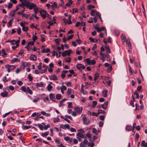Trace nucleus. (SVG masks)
Segmentation results:
<instances>
[{
  "label": "nucleus",
  "instance_id": "f257e3e1",
  "mask_svg": "<svg viewBox=\"0 0 147 147\" xmlns=\"http://www.w3.org/2000/svg\"><path fill=\"white\" fill-rule=\"evenodd\" d=\"M25 6L27 8H28L29 9H32L33 8H34L36 7V5L33 3H30L29 2H27L26 3Z\"/></svg>",
  "mask_w": 147,
  "mask_h": 147
},
{
  "label": "nucleus",
  "instance_id": "f03ea898",
  "mask_svg": "<svg viewBox=\"0 0 147 147\" xmlns=\"http://www.w3.org/2000/svg\"><path fill=\"white\" fill-rule=\"evenodd\" d=\"M83 122L84 124L88 125L90 123V120L89 119L87 118L85 116H84L82 118Z\"/></svg>",
  "mask_w": 147,
  "mask_h": 147
},
{
  "label": "nucleus",
  "instance_id": "7ed1b4c3",
  "mask_svg": "<svg viewBox=\"0 0 147 147\" xmlns=\"http://www.w3.org/2000/svg\"><path fill=\"white\" fill-rule=\"evenodd\" d=\"M74 109L76 111L78 114H81L82 111V108L81 107V109L80 110V108L78 107H75L74 108Z\"/></svg>",
  "mask_w": 147,
  "mask_h": 147
},
{
  "label": "nucleus",
  "instance_id": "20e7f679",
  "mask_svg": "<svg viewBox=\"0 0 147 147\" xmlns=\"http://www.w3.org/2000/svg\"><path fill=\"white\" fill-rule=\"evenodd\" d=\"M95 29L97 30L98 32H100L102 31H103L105 30V27H102L101 28H99L98 27H94Z\"/></svg>",
  "mask_w": 147,
  "mask_h": 147
},
{
  "label": "nucleus",
  "instance_id": "39448f33",
  "mask_svg": "<svg viewBox=\"0 0 147 147\" xmlns=\"http://www.w3.org/2000/svg\"><path fill=\"white\" fill-rule=\"evenodd\" d=\"M60 127L64 129H65L66 128L68 129H70V127L68 124H61L60 125Z\"/></svg>",
  "mask_w": 147,
  "mask_h": 147
},
{
  "label": "nucleus",
  "instance_id": "423d86ee",
  "mask_svg": "<svg viewBox=\"0 0 147 147\" xmlns=\"http://www.w3.org/2000/svg\"><path fill=\"white\" fill-rule=\"evenodd\" d=\"M24 25L22 22L20 23V26L22 27V30L25 32H26L28 30V28L27 26L25 27Z\"/></svg>",
  "mask_w": 147,
  "mask_h": 147
},
{
  "label": "nucleus",
  "instance_id": "0eeeda50",
  "mask_svg": "<svg viewBox=\"0 0 147 147\" xmlns=\"http://www.w3.org/2000/svg\"><path fill=\"white\" fill-rule=\"evenodd\" d=\"M76 67L79 70H81V69H84L85 68L84 66L81 64H78L77 65Z\"/></svg>",
  "mask_w": 147,
  "mask_h": 147
},
{
  "label": "nucleus",
  "instance_id": "6e6552de",
  "mask_svg": "<svg viewBox=\"0 0 147 147\" xmlns=\"http://www.w3.org/2000/svg\"><path fill=\"white\" fill-rule=\"evenodd\" d=\"M49 79L51 80H57V78L56 75L53 74L51 76L49 77Z\"/></svg>",
  "mask_w": 147,
  "mask_h": 147
},
{
  "label": "nucleus",
  "instance_id": "1a4fd4ad",
  "mask_svg": "<svg viewBox=\"0 0 147 147\" xmlns=\"http://www.w3.org/2000/svg\"><path fill=\"white\" fill-rule=\"evenodd\" d=\"M93 10H94L97 12H98L96 10L94 9H92L91 11L90 15L92 16H96L95 17L98 16H97L96 15V13L95 11H93Z\"/></svg>",
  "mask_w": 147,
  "mask_h": 147
},
{
  "label": "nucleus",
  "instance_id": "9d476101",
  "mask_svg": "<svg viewBox=\"0 0 147 147\" xmlns=\"http://www.w3.org/2000/svg\"><path fill=\"white\" fill-rule=\"evenodd\" d=\"M8 92L5 90H4L1 94V95L3 97H6L7 96Z\"/></svg>",
  "mask_w": 147,
  "mask_h": 147
},
{
  "label": "nucleus",
  "instance_id": "9b49d317",
  "mask_svg": "<svg viewBox=\"0 0 147 147\" xmlns=\"http://www.w3.org/2000/svg\"><path fill=\"white\" fill-rule=\"evenodd\" d=\"M30 60L35 61L36 59V55H31L30 57Z\"/></svg>",
  "mask_w": 147,
  "mask_h": 147
},
{
  "label": "nucleus",
  "instance_id": "f8f14e48",
  "mask_svg": "<svg viewBox=\"0 0 147 147\" xmlns=\"http://www.w3.org/2000/svg\"><path fill=\"white\" fill-rule=\"evenodd\" d=\"M40 14L42 18L44 19L46 18L47 17L46 14H47V12L46 13L45 12H43V11H42Z\"/></svg>",
  "mask_w": 147,
  "mask_h": 147
},
{
  "label": "nucleus",
  "instance_id": "ddd939ff",
  "mask_svg": "<svg viewBox=\"0 0 147 147\" xmlns=\"http://www.w3.org/2000/svg\"><path fill=\"white\" fill-rule=\"evenodd\" d=\"M100 55L101 56H102V58H101V60L103 62H104L106 56L104 53H100Z\"/></svg>",
  "mask_w": 147,
  "mask_h": 147
},
{
  "label": "nucleus",
  "instance_id": "4468645a",
  "mask_svg": "<svg viewBox=\"0 0 147 147\" xmlns=\"http://www.w3.org/2000/svg\"><path fill=\"white\" fill-rule=\"evenodd\" d=\"M108 104V101H106L105 102V103L102 105V108L105 109L107 108Z\"/></svg>",
  "mask_w": 147,
  "mask_h": 147
},
{
  "label": "nucleus",
  "instance_id": "2eb2a0df",
  "mask_svg": "<svg viewBox=\"0 0 147 147\" xmlns=\"http://www.w3.org/2000/svg\"><path fill=\"white\" fill-rule=\"evenodd\" d=\"M141 146L144 147H147V142L145 143V141H142L141 143Z\"/></svg>",
  "mask_w": 147,
  "mask_h": 147
},
{
  "label": "nucleus",
  "instance_id": "dca6fc26",
  "mask_svg": "<svg viewBox=\"0 0 147 147\" xmlns=\"http://www.w3.org/2000/svg\"><path fill=\"white\" fill-rule=\"evenodd\" d=\"M76 135L78 136V137L81 138H84L85 139L86 138V137H84V135L81 134H77Z\"/></svg>",
  "mask_w": 147,
  "mask_h": 147
},
{
  "label": "nucleus",
  "instance_id": "f3484780",
  "mask_svg": "<svg viewBox=\"0 0 147 147\" xmlns=\"http://www.w3.org/2000/svg\"><path fill=\"white\" fill-rule=\"evenodd\" d=\"M27 92L30 94L32 95V94L33 92L31 89L29 87H27Z\"/></svg>",
  "mask_w": 147,
  "mask_h": 147
},
{
  "label": "nucleus",
  "instance_id": "a211bd4d",
  "mask_svg": "<svg viewBox=\"0 0 147 147\" xmlns=\"http://www.w3.org/2000/svg\"><path fill=\"white\" fill-rule=\"evenodd\" d=\"M53 86L50 84H49L47 87L48 90L49 92L51 91L53 88Z\"/></svg>",
  "mask_w": 147,
  "mask_h": 147
},
{
  "label": "nucleus",
  "instance_id": "6ab92c4d",
  "mask_svg": "<svg viewBox=\"0 0 147 147\" xmlns=\"http://www.w3.org/2000/svg\"><path fill=\"white\" fill-rule=\"evenodd\" d=\"M84 85L83 84H82L81 85V91L84 94H87V91H85V93H84Z\"/></svg>",
  "mask_w": 147,
  "mask_h": 147
},
{
  "label": "nucleus",
  "instance_id": "aec40b11",
  "mask_svg": "<svg viewBox=\"0 0 147 147\" xmlns=\"http://www.w3.org/2000/svg\"><path fill=\"white\" fill-rule=\"evenodd\" d=\"M22 128L23 129H28L30 128L31 127V126L30 125H22Z\"/></svg>",
  "mask_w": 147,
  "mask_h": 147
},
{
  "label": "nucleus",
  "instance_id": "412c9836",
  "mask_svg": "<svg viewBox=\"0 0 147 147\" xmlns=\"http://www.w3.org/2000/svg\"><path fill=\"white\" fill-rule=\"evenodd\" d=\"M36 86L37 87H42L43 86V83L42 82L40 83H38L36 84Z\"/></svg>",
  "mask_w": 147,
  "mask_h": 147
},
{
  "label": "nucleus",
  "instance_id": "4be33fe9",
  "mask_svg": "<svg viewBox=\"0 0 147 147\" xmlns=\"http://www.w3.org/2000/svg\"><path fill=\"white\" fill-rule=\"evenodd\" d=\"M121 39L123 40L125 42H126L127 41L125 36L124 34H122L121 35Z\"/></svg>",
  "mask_w": 147,
  "mask_h": 147
},
{
  "label": "nucleus",
  "instance_id": "5701e85b",
  "mask_svg": "<svg viewBox=\"0 0 147 147\" xmlns=\"http://www.w3.org/2000/svg\"><path fill=\"white\" fill-rule=\"evenodd\" d=\"M49 133V131H47L45 133H42L41 134V136L43 137H45L48 135Z\"/></svg>",
  "mask_w": 147,
  "mask_h": 147
},
{
  "label": "nucleus",
  "instance_id": "b1692460",
  "mask_svg": "<svg viewBox=\"0 0 147 147\" xmlns=\"http://www.w3.org/2000/svg\"><path fill=\"white\" fill-rule=\"evenodd\" d=\"M89 39L90 40L91 42H97L98 41V40L96 39H94L92 38L91 37H90L89 38Z\"/></svg>",
  "mask_w": 147,
  "mask_h": 147
},
{
  "label": "nucleus",
  "instance_id": "393cba45",
  "mask_svg": "<svg viewBox=\"0 0 147 147\" xmlns=\"http://www.w3.org/2000/svg\"><path fill=\"white\" fill-rule=\"evenodd\" d=\"M26 89L27 88H26V87L24 86H23L21 87V90L25 92H27Z\"/></svg>",
  "mask_w": 147,
  "mask_h": 147
},
{
  "label": "nucleus",
  "instance_id": "a878e982",
  "mask_svg": "<svg viewBox=\"0 0 147 147\" xmlns=\"http://www.w3.org/2000/svg\"><path fill=\"white\" fill-rule=\"evenodd\" d=\"M107 91L105 90L103 91L102 92V95L104 97H106L107 96Z\"/></svg>",
  "mask_w": 147,
  "mask_h": 147
},
{
  "label": "nucleus",
  "instance_id": "bb28decb",
  "mask_svg": "<svg viewBox=\"0 0 147 147\" xmlns=\"http://www.w3.org/2000/svg\"><path fill=\"white\" fill-rule=\"evenodd\" d=\"M93 11H95V12H96V14L97 16H98V17L100 18V19L101 21L102 22V18H101V17L100 14L99 12H96L94 10H93Z\"/></svg>",
  "mask_w": 147,
  "mask_h": 147
},
{
  "label": "nucleus",
  "instance_id": "cd10ccee",
  "mask_svg": "<svg viewBox=\"0 0 147 147\" xmlns=\"http://www.w3.org/2000/svg\"><path fill=\"white\" fill-rule=\"evenodd\" d=\"M78 133L77 134H83L84 133V131L83 129H80L78 130Z\"/></svg>",
  "mask_w": 147,
  "mask_h": 147
},
{
  "label": "nucleus",
  "instance_id": "c85d7f7f",
  "mask_svg": "<svg viewBox=\"0 0 147 147\" xmlns=\"http://www.w3.org/2000/svg\"><path fill=\"white\" fill-rule=\"evenodd\" d=\"M126 129L127 131H131L132 129V127L131 126H127L126 127Z\"/></svg>",
  "mask_w": 147,
  "mask_h": 147
},
{
  "label": "nucleus",
  "instance_id": "c756f323",
  "mask_svg": "<svg viewBox=\"0 0 147 147\" xmlns=\"http://www.w3.org/2000/svg\"><path fill=\"white\" fill-rule=\"evenodd\" d=\"M97 104V102L96 101H93L92 102V107L93 108H94L96 106Z\"/></svg>",
  "mask_w": 147,
  "mask_h": 147
},
{
  "label": "nucleus",
  "instance_id": "7c9ffc66",
  "mask_svg": "<svg viewBox=\"0 0 147 147\" xmlns=\"http://www.w3.org/2000/svg\"><path fill=\"white\" fill-rule=\"evenodd\" d=\"M99 77V74L98 73H97L95 74L94 76V80L95 81L98 78V77Z\"/></svg>",
  "mask_w": 147,
  "mask_h": 147
},
{
  "label": "nucleus",
  "instance_id": "2f4dec72",
  "mask_svg": "<svg viewBox=\"0 0 147 147\" xmlns=\"http://www.w3.org/2000/svg\"><path fill=\"white\" fill-rule=\"evenodd\" d=\"M85 6V4H83L82 5L80 6V9L82 11L85 10L86 9Z\"/></svg>",
  "mask_w": 147,
  "mask_h": 147
},
{
  "label": "nucleus",
  "instance_id": "473e14b6",
  "mask_svg": "<svg viewBox=\"0 0 147 147\" xmlns=\"http://www.w3.org/2000/svg\"><path fill=\"white\" fill-rule=\"evenodd\" d=\"M105 50L107 51L108 53H111V51L109 48V46H107L105 47Z\"/></svg>",
  "mask_w": 147,
  "mask_h": 147
},
{
  "label": "nucleus",
  "instance_id": "72a5a7b5",
  "mask_svg": "<svg viewBox=\"0 0 147 147\" xmlns=\"http://www.w3.org/2000/svg\"><path fill=\"white\" fill-rule=\"evenodd\" d=\"M13 20V19H12L8 22V23L9 24V25H7L8 27H9L11 26Z\"/></svg>",
  "mask_w": 147,
  "mask_h": 147
},
{
  "label": "nucleus",
  "instance_id": "f704fd0d",
  "mask_svg": "<svg viewBox=\"0 0 147 147\" xmlns=\"http://www.w3.org/2000/svg\"><path fill=\"white\" fill-rule=\"evenodd\" d=\"M105 111L99 109L98 110L97 114L98 115L100 114H104Z\"/></svg>",
  "mask_w": 147,
  "mask_h": 147
},
{
  "label": "nucleus",
  "instance_id": "c9c22d12",
  "mask_svg": "<svg viewBox=\"0 0 147 147\" xmlns=\"http://www.w3.org/2000/svg\"><path fill=\"white\" fill-rule=\"evenodd\" d=\"M20 61V60L18 59V58H15L12 59L11 61L12 63H13L17 61Z\"/></svg>",
  "mask_w": 147,
  "mask_h": 147
},
{
  "label": "nucleus",
  "instance_id": "e433bc0d",
  "mask_svg": "<svg viewBox=\"0 0 147 147\" xmlns=\"http://www.w3.org/2000/svg\"><path fill=\"white\" fill-rule=\"evenodd\" d=\"M95 7L92 5H89L88 6L87 9L88 10H90L92 8H94Z\"/></svg>",
  "mask_w": 147,
  "mask_h": 147
},
{
  "label": "nucleus",
  "instance_id": "4c0bfd02",
  "mask_svg": "<svg viewBox=\"0 0 147 147\" xmlns=\"http://www.w3.org/2000/svg\"><path fill=\"white\" fill-rule=\"evenodd\" d=\"M38 8L37 7V6L36 5V7H35L34 8V13L36 14L37 13V10H38Z\"/></svg>",
  "mask_w": 147,
  "mask_h": 147
},
{
  "label": "nucleus",
  "instance_id": "58836bf2",
  "mask_svg": "<svg viewBox=\"0 0 147 147\" xmlns=\"http://www.w3.org/2000/svg\"><path fill=\"white\" fill-rule=\"evenodd\" d=\"M19 40H18L17 41H16V40H11V42H15V43L16 44H18L19 45V43L20 41L19 37Z\"/></svg>",
  "mask_w": 147,
  "mask_h": 147
},
{
  "label": "nucleus",
  "instance_id": "ea45409f",
  "mask_svg": "<svg viewBox=\"0 0 147 147\" xmlns=\"http://www.w3.org/2000/svg\"><path fill=\"white\" fill-rule=\"evenodd\" d=\"M1 52L3 54V55L2 56L3 57H5L4 56H5L7 55V53L5 52V50L4 49H2L1 50Z\"/></svg>",
  "mask_w": 147,
  "mask_h": 147
},
{
  "label": "nucleus",
  "instance_id": "a19ab883",
  "mask_svg": "<svg viewBox=\"0 0 147 147\" xmlns=\"http://www.w3.org/2000/svg\"><path fill=\"white\" fill-rule=\"evenodd\" d=\"M48 68V67H47V68L44 70H42L41 71H40V73L41 74H43L46 72L47 70V69Z\"/></svg>",
  "mask_w": 147,
  "mask_h": 147
},
{
  "label": "nucleus",
  "instance_id": "79ce46f5",
  "mask_svg": "<svg viewBox=\"0 0 147 147\" xmlns=\"http://www.w3.org/2000/svg\"><path fill=\"white\" fill-rule=\"evenodd\" d=\"M61 94H57L56 96V98L58 100H59L61 99Z\"/></svg>",
  "mask_w": 147,
  "mask_h": 147
},
{
  "label": "nucleus",
  "instance_id": "37998d69",
  "mask_svg": "<svg viewBox=\"0 0 147 147\" xmlns=\"http://www.w3.org/2000/svg\"><path fill=\"white\" fill-rule=\"evenodd\" d=\"M49 97L51 99H53L55 98V95L54 94L51 93L49 94Z\"/></svg>",
  "mask_w": 147,
  "mask_h": 147
},
{
  "label": "nucleus",
  "instance_id": "c03bdc74",
  "mask_svg": "<svg viewBox=\"0 0 147 147\" xmlns=\"http://www.w3.org/2000/svg\"><path fill=\"white\" fill-rule=\"evenodd\" d=\"M71 61V58L70 57H68L65 59V61L67 62L70 63Z\"/></svg>",
  "mask_w": 147,
  "mask_h": 147
},
{
  "label": "nucleus",
  "instance_id": "a18cd8bd",
  "mask_svg": "<svg viewBox=\"0 0 147 147\" xmlns=\"http://www.w3.org/2000/svg\"><path fill=\"white\" fill-rule=\"evenodd\" d=\"M60 121V119L58 117L55 118L53 121V122L55 123L57 122H59Z\"/></svg>",
  "mask_w": 147,
  "mask_h": 147
},
{
  "label": "nucleus",
  "instance_id": "49530a36",
  "mask_svg": "<svg viewBox=\"0 0 147 147\" xmlns=\"http://www.w3.org/2000/svg\"><path fill=\"white\" fill-rule=\"evenodd\" d=\"M28 78L29 79V81H31L33 80V78L31 76V75L30 74H29L28 75Z\"/></svg>",
  "mask_w": 147,
  "mask_h": 147
},
{
  "label": "nucleus",
  "instance_id": "de8ad7c7",
  "mask_svg": "<svg viewBox=\"0 0 147 147\" xmlns=\"http://www.w3.org/2000/svg\"><path fill=\"white\" fill-rule=\"evenodd\" d=\"M127 42L126 43V44H127L128 47L129 48V49H131V44L130 42V41H129V42L128 41H127Z\"/></svg>",
  "mask_w": 147,
  "mask_h": 147
},
{
  "label": "nucleus",
  "instance_id": "09e8293b",
  "mask_svg": "<svg viewBox=\"0 0 147 147\" xmlns=\"http://www.w3.org/2000/svg\"><path fill=\"white\" fill-rule=\"evenodd\" d=\"M55 41L56 42V43L57 44H59V42L61 41V39H60L57 38V39H55Z\"/></svg>",
  "mask_w": 147,
  "mask_h": 147
},
{
  "label": "nucleus",
  "instance_id": "8fccbe9b",
  "mask_svg": "<svg viewBox=\"0 0 147 147\" xmlns=\"http://www.w3.org/2000/svg\"><path fill=\"white\" fill-rule=\"evenodd\" d=\"M68 108H72L73 106L72 105V103L71 102H68Z\"/></svg>",
  "mask_w": 147,
  "mask_h": 147
},
{
  "label": "nucleus",
  "instance_id": "3c124183",
  "mask_svg": "<svg viewBox=\"0 0 147 147\" xmlns=\"http://www.w3.org/2000/svg\"><path fill=\"white\" fill-rule=\"evenodd\" d=\"M87 145L88 146H90V147H93L94 146V143H91L89 142V143H88Z\"/></svg>",
  "mask_w": 147,
  "mask_h": 147
},
{
  "label": "nucleus",
  "instance_id": "603ef678",
  "mask_svg": "<svg viewBox=\"0 0 147 147\" xmlns=\"http://www.w3.org/2000/svg\"><path fill=\"white\" fill-rule=\"evenodd\" d=\"M67 51V55L69 56H70V54L71 53V50H69L67 51Z\"/></svg>",
  "mask_w": 147,
  "mask_h": 147
},
{
  "label": "nucleus",
  "instance_id": "864d4df0",
  "mask_svg": "<svg viewBox=\"0 0 147 147\" xmlns=\"http://www.w3.org/2000/svg\"><path fill=\"white\" fill-rule=\"evenodd\" d=\"M25 48L27 49L28 51H30L32 49V48L30 47L29 45H27L25 47Z\"/></svg>",
  "mask_w": 147,
  "mask_h": 147
},
{
  "label": "nucleus",
  "instance_id": "5fc2aeb1",
  "mask_svg": "<svg viewBox=\"0 0 147 147\" xmlns=\"http://www.w3.org/2000/svg\"><path fill=\"white\" fill-rule=\"evenodd\" d=\"M71 92V89L70 88H69L68 89L67 91V94L68 95H69L70 94Z\"/></svg>",
  "mask_w": 147,
  "mask_h": 147
},
{
  "label": "nucleus",
  "instance_id": "6e6d98bb",
  "mask_svg": "<svg viewBox=\"0 0 147 147\" xmlns=\"http://www.w3.org/2000/svg\"><path fill=\"white\" fill-rule=\"evenodd\" d=\"M37 37L36 35H33L32 36V40L33 42H34L37 39Z\"/></svg>",
  "mask_w": 147,
  "mask_h": 147
},
{
  "label": "nucleus",
  "instance_id": "4d7b16f0",
  "mask_svg": "<svg viewBox=\"0 0 147 147\" xmlns=\"http://www.w3.org/2000/svg\"><path fill=\"white\" fill-rule=\"evenodd\" d=\"M9 65H6L5 66V67L7 69V71L8 72H9L10 71V69L9 67Z\"/></svg>",
  "mask_w": 147,
  "mask_h": 147
},
{
  "label": "nucleus",
  "instance_id": "13d9d810",
  "mask_svg": "<svg viewBox=\"0 0 147 147\" xmlns=\"http://www.w3.org/2000/svg\"><path fill=\"white\" fill-rule=\"evenodd\" d=\"M139 135L138 133H136V134L135 139V140H138L139 137Z\"/></svg>",
  "mask_w": 147,
  "mask_h": 147
},
{
  "label": "nucleus",
  "instance_id": "bf43d9fd",
  "mask_svg": "<svg viewBox=\"0 0 147 147\" xmlns=\"http://www.w3.org/2000/svg\"><path fill=\"white\" fill-rule=\"evenodd\" d=\"M24 64V65L25 67L28 66L29 67L30 66V64L29 63H27L26 62L23 63Z\"/></svg>",
  "mask_w": 147,
  "mask_h": 147
},
{
  "label": "nucleus",
  "instance_id": "052dcab7",
  "mask_svg": "<svg viewBox=\"0 0 147 147\" xmlns=\"http://www.w3.org/2000/svg\"><path fill=\"white\" fill-rule=\"evenodd\" d=\"M67 51H64V52L62 53V56L63 57H65L66 55H67Z\"/></svg>",
  "mask_w": 147,
  "mask_h": 147
},
{
  "label": "nucleus",
  "instance_id": "680f3d73",
  "mask_svg": "<svg viewBox=\"0 0 147 147\" xmlns=\"http://www.w3.org/2000/svg\"><path fill=\"white\" fill-rule=\"evenodd\" d=\"M9 67L11 70H13L16 68V66L14 65H9Z\"/></svg>",
  "mask_w": 147,
  "mask_h": 147
},
{
  "label": "nucleus",
  "instance_id": "e2e57ef3",
  "mask_svg": "<svg viewBox=\"0 0 147 147\" xmlns=\"http://www.w3.org/2000/svg\"><path fill=\"white\" fill-rule=\"evenodd\" d=\"M29 15L26 14H24L22 15V17H25L27 19L28 18L29 16Z\"/></svg>",
  "mask_w": 147,
  "mask_h": 147
},
{
  "label": "nucleus",
  "instance_id": "0e129e2a",
  "mask_svg": "<svg viewBox=\"0 0 147 147\" xmlns=\"http://www.w3.org/2000/svg\"><path fill=\"white\" fill-rule=\"evenodd\" d=\"M97 131L96 128H93L92 129V132L93 133H95L96 135H98V134L97 132Z\"/></svg>",
  "mask_w": 147,
  "mask_h": 147
},
{
  "label": "nucleus",
  "instance_id": "69168bd1",
  "mask_svg": "<svg viewBox=\"0 0 147 147\" xmlns=\"http://www.w3.org/2000/svg\"><path fill=\"white\" fill-rule=\"evenodd\" d=\"M112 69V66H109L107 69V71L108 73H109Z\"/></svg>",
  "mask_w": 147,
  "mask_h": 147
},
{
  "label": "nucleus",
  "instance_id": "338daca9",
  "mask_svg": "<svg viewBox=\"0 0 147 147\" xmlns=\"http://www.w3.org/2000/svg\"><path fill=\"white\" fill-rule=\"evenodd\" d=\"M38 126L41 130H42L43 129V127L41 124H38Z\"/></svg>",
  "mask_w": 147,
  "mask_h": 147
},
{
  "label": "nucleus",
  "instance_id": "774afa93",
  "mask_svg": "<svg viewBox=\"0 0 147 147\" xmlns=\"http://www.w3.org/2000/svg\"><path fill=\"white\" fill-rule=\"evenodd\" d=\"M50 127V125L49 124H47V125H45L44 127V129L45 130H46L49 127Z\"/></svg>",
  "mask_w": 147,
  "mask_h": 147
}]
</instances>
